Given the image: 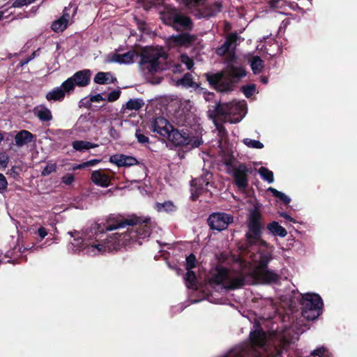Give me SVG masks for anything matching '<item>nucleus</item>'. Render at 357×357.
Wrapping results in <instances>:
<instances>
[{
  "instance_id": "22",
  "label": "nucleus",
  "mask_w": 357,
  "mask_h": 357,
  "mask_svg": "<svg viewBox=\"0 0 357 357\" xmlns=\"http://www.w3.org/2000/svg\"><path fill=\"white\" fill-rule=\"evenodd\" d=\"M238 38V35L236 33H232L228 35L224 43L216 49V54L219 56L225 55L229 52L231 45L236 42Z\"/></svg>"
},
{
  "instance_id": "4",
  "label": "nucleus",
  "mask_w": 357,
  "mask_h": 357,
  "mask_svg": "<svg viewBox=\"0 0 357 357\" xmlns=\"http://www.w3.org/2000/svg\"><path fill=\"white\" fill-rule=\"evenodd\" d=\"M167 55L155 50L144 49L140 54L139 64L143 70L153 74L167 69Z\"/></svg>"
},
{
  "instance_id": "63",
  "label": "nucleus",
  "mask_w": 357,
  "mask_h": 357,
  "mask_svg": "<svg viewBox=\"0 0 357 357\" xmlns=\"http://www.w3.org/2000/svg\"><path fill=\"white\" fill-rule=\"evenodd\" d=\"M280 2V0H271L269 1L270 6L271 8H276Z\"/></svg>"
},
{
  "instance_id": "57",
  "label": "nucleus",
  "mask_w": 357,
  "mask_h": 357,
  "mask_svg": "<svg viewBox=\"0 0 357 357\" xmlns=\"http://www.w3.org/2000/svg\"><path fill=\"white\" fill-rule=\"evenodd\" d=\"M279 215L280 217H282L284 218V219H286L287 220L289 221V222H294L295 223L296 222V220L292 218L286 212H281V213H279Z\"/></svg>"
},
{
  "instance_id": "56",
  "label": "nucleus",
  "mask_w": 357,
  "mask_h": 357,
  "mask_svg": "<svg viewBox=\"0 0 357 357\" xmlns=\"http://www.w3.org/2000/svg\"><path fill=\"white\" fill-rule=\"evenodd\" d=\"M278 198L282 201L285 204H289L291 202V199L283 192H281L280 195L278 196Z\"/></svg>"
},
{
  "instance_id": "13",
  "label": "nucleus",
  "mask_w": 357,
  "mask_h": 357,
  "mask_svg": "<svg viewBox=\"0 0 357 357\" xmlns=\"http://www.w3.org/2000/svg\"><path fill=\"white\" fill-rule=\"evenodd\" d=\"M253 283L273 284L277 283L280 276L276 272L266 268H255L252 271Z\"/></svg>"
},
{
  "instance_id": "50",
  "label": "nucleus",
  "mask_w": 357,
  "mask_h": 357,
  "mask_svg": "<svg viewBox=\"0 0 357 357\" xmlns=\"http://www.w3.org/2000/svg\"><path fill=\"white\" fill-rule=\"evenodd\" d=\"M75 181V176L73 174H67L62 176L61 182L66 185H71Z\"/></svg>"
},
{
  "instance_id": "29",
  "label": "nucleus",
  "mask_w": 357,
  "mask_h": 357,
  "mask_svg": "<svg viewBox=\"0 0 357 357\" xmlns=\"http://www.w3.org/2000/svg\"><path fill=\"white\" fill-rule=\"evenodd\" d=\"M73 149L76 151H82L84 150H88L90 149L96 148L98 146L97 144H93L89 142L76 140L72 144Z\"/></svg>"
},
{
  "instance_id": "49",
  "label": "nucleus",
  "mask_w": 357,
  "mask_h": 357,
  "mask_svg": "<svg viewBox=\"0 0 357 357\" xmlns=\"http://www.w3.org/2000/svg\"><path fill=\"white\" fill-rule=\"evenodd\" d=\"M120 90H114L112 92L109 93L107 97V100L109 102H114L118 100L121 95Z\"/></svg>"
},
{
  "instance_id": "8",
  "label": "nucleus",
  "mask_w": 357,
  "mask_h": 357,
  "mask_svg": "<svg viewBox=\"0 0 357 357\" xmlns=\"http://www.w3.org/2000/svg\"><path fill=\"white\" fill-rule=\"evenodd\" d=\"M243 108L238 104L220 103L215 107V115L221 117L224 122L236 123L240 122L243 116L241 114Z\"/></svg>"
},
{
  "instance_id": "39",
  "label": "nucleus",
  "mask_w": 357,
  "mask_h": 357,
  "mask_svg": "<svg viewBox=\"0 0 357 357\" xmlns=\"http://www.w3.org/2000/svg\"><path fill=\"white\" fill-rule=\"evenodd\" d=\"M90 114L88 115H81L78 121L77 122V126H78V130L79 131H86L89 130V126H80L79 125H82L83 123H87L89 121Z\"/></svg>"
},
{
  "instance_id": "34",
  "label": "nucleus",
  "mask_w": 357,
  "mask_h": 357,
  "mask_svg": "<svg viewBox=\"0 0 357 357\" xmlns=\"http://www.w3.org/2000/svg\"><path fill=\"white\" fill-rule=\"evenodd\" d=\"M259 174L261 177L266 181L269 183H272L274 181L273 173L265 167H261L259 169Z\"/></svg>"
},
{
  "instance_id": "43",
  "label": "nucleus",
  "mask_w": 357,
  "mask_h": 357,
  "mask_svg": "<svg viewBox=\"0 0 357 357\" xmlns=\"http://www.w3.org/2000/svg\"><path fill=\"white\" fill-rule=\"evenodd\" d=\"M207 8H208V10L210 13H215V16L221 12L222 5L221 2L216 1L211 5H208L206 6Z\"/></svg>"
},
{
  "instance_id": "31",
  "label": "nucleus",
  "mask_w": 357,
  "mask_h": 357,
  "mask_svg": "<svg viewBox=\"0 0 357 357\" xmlns=\"http://www.w3.org/2000/svg\"><path fill=\"white\" fill-rule=\"evenodd\" d=\"M36 115L38 118L43 122L50 121L53 118L51 111L45 107H41V108L38 110Z\"/></svg>"
},
{
  "instance_id": "54",
  "label": "nucleus",
  "mask_w": 357,
  "mask_h": 357,
  "mask_svg": "<svg viewBox=\"0 0 357 357\" xmlns=\"http://www.w3.org/2000/svg\"><path fill=\"white\" fill-rule=\"evenodd\" d=\"M16 169L17 167L15 166L12 167V168L7 172V174L10 175L13 178H16L19 176V172L16 171Z\"/></svg>"
},
{
  "instance_id": "45",
  "label": "nucleus",
  "mask_w": 357,
  "mask_h": 357,
  "mask_svg": "<svg viewBox=\"0 0 357 357\" xmlns=\"http://www.w3.org/2000/svg\"><path fill=\"white\" fill-rule=\"evenodd\" d=\"M198 16L199 18H210L211 17H214L215 16V13H210V11L208 10V8H207L206 7H204L201 10H199L198 11Z\"/></svg>"
},
{
  "instance_id": "33",
  "label": "nucleus",
  "mask_w": 357,
  "mask_h": 357,
  "mask_svg": "<svg viewBox=\"0 0 357 357\" xmlns=\"http://www.w3.org/2000/svg\"><path fill=\"white\" fill-rule=\"evenodd\" d=\"M67 25L68 23L65 22L64 18H59L52 22L51 28L54 31L59 33L63 31L66 29Z\"/></svg>"
},
{
  "instance_id": "53",
  "label": "nucleus",
  "mask_w": 357,
  "mask_h": 357,
  "mask_svg": "<svg viewBox=\"0 0 357 357\" xmlns=\"http://www.w3.org/2000/svg\"><path fill=\"white\" fill-rule=\"evenodd\" d=\"M215 125L217 130L218 131V133L222 137H224L227 135V131L225 128V127L223 126L222 123H218L215 121Z\"/></svg>"
},
{
  "instance_id": "58",
  "label": "nucleus",
  "mask_w": 357,
  "mask_h": 357,
  "mask_svg": "<svg viewBox=\"0 0 357 357\" xmlns=\"http://www.w3.org/2000/svg\"><path fill=\"white\" fill-rule=\"evenodd\" d=\"M38 234L41 238H44L47 234V229L43 227H40L38 229Z\"/></svg>"
},
{
  "instance_id": "55",
  "label": "nucleus",
  "mask_w": 357,
  "mask_h": 357,
  "mask_svg": "<svg viewBox=\"0 0 357 357\" xmlns=\"http://www.w3.org/2000/svg\"><path fill=\"white\" fill-rule=\"evenodd\" d=\"M105 100V98H104L102 97V96L100 93L94 95V96H91V97H90V101L93 102H100V101H102Z\"/></svg>"
},
{
  "instance_id": "40",
  "label": "nucleus",
  "mask_w": 357,
  "mask_h": 357,
  "mask_svg": "<svg viewBox=\"0 0 357 357\" xmlns=\"http://www.w3.org/2000/svg\"><path fill=\"white\" fill-rule=\"evenodd\" d=\"M243 143L250 148L259 149L264 148V144L261 142L255 139L246 138L243 139Z\"/></svg>"
},
{
  "instance_id": "6",
  "label": "nucleus",
  "mask_w": 357,
  "mask_h": 357,
  "mask_svg": "<svg viewBox=\"0 0 357 357\" xmlns=\"http://www.w3.org/2000/svg\"><path fill=\"white\" fill-rule=\"evenodd\" d=\"M162 20L164 24L178 32L191 31L194 27L192 19L175 8L165 13Z\"/></svg>"
},
{
  "instance_id": "23",
  "label": "nucleus",
  "mask_w": 357,
  "mask_h": 357,
  "mask_svg": "<svg viewBox=\"0 0 357 357\" xmlns=\"http://www.w3.org/2000/svg\"><path fill=\"white\" fill-rule=\"evenodd\" d=\"M229 271L222 266H217L215 273L210 279V282L216 284H221L224 281L229 280Z\"/></svg>"
},
{
  "instance_id": "38",
  "label": "nucleus",
  "mask_w": 357,
  "mask_h": 357,
  "mask_svg": "<svg viewBox=\"0 0 357 357\" xmlns=\"http://www.w3.org/2000/svg\"><path fill=\"white\" fill-rule=\"evenodd\" d=\"M256 91V86L254 84H248L241 86V91L246 98H250Z\"/></svg>"
},
{
  "instance_id": "7",
  "label": "nucleus",
  "mask_w": 357,
  "mask_h": 357,
  "mask_svg": "<svg viewBox=\"0 0 357 357\" xmlns=\"http://www.w3.org/2000/svg\"><path fill=\"white\" fill-rule=\"evenodd\" d=\"M228 167V173L233 178V183L241 190H245L249 185L248 176L252 173V168L248 167L245 163L234 165L227 161L225 163Z\"/></svg>"
},
{
  "instance_id": "60",
  "label": "nucleus",
  "mask_w": 357,
  "mask_h": 357,
  "mask_svg": "<svg viewBox=\"0 0 357 357\" xmlns=\"http://www.w3.org/2000/svg\"><path fill=\"white\" fill-rule=\"evenodd\" d=\"M68 10H70V8H68V7H65V8L63 11V15L60 17V18H64L65 22L67 23L68 22L69 19H70V14L67 12Z\"/></svg>"
},
{
  "instance_id": "36",
  "label": "nucleus",
  "mask_w": 357,
  "mask_h": 357,
  "mask_svg": "<svg viewBox=\"0 0 357 357\" xmlns=\"http://www.w3.org/2000/svg\"><path fill=\"white\" fill-rule=\"evenodd\" d=\"M185 261V268L187 271L192 270L197 266V260L196 256L193 253L190 254L186 257Z\"/></svg>"
},
{
  "instance_id": "37",
  "label": "nucleus",
  "mask_w": 357,
  "mask_h": 357,
  "mask_svg": "<svg viewBox=\"0 0 357 357\" xmlns=\"http://www.w3.org/2000/svg\"><path fill=\"white\" fill-rule=\"evenodd\" d=\"M107 75H110L109 73H103L99 72L98 73L93 79L94 82L99 84H105L108 83V77Z\"/></svg>"
},
{
  "instance_id": "10",
  "label": "nucleus",
  "mask_w": 357,
  "mask_h": 357,
  "mask_svg": "<svg viewBox=\"0 0 357 357\" xmlns=\"http://www.w3.org/2000/svg\"><path fill=\"white\" fill-rule=\"evenodd\" d=\"M222 71L225 80L222 84V86L225 90H228V91H233L235 84L246 75V70L243 67L236 66L232 64L228 65Z\"/></svg>"
},
{
  "instance_id": "47",
  "label": "nucleus",
  "mask_w": 357,
  "mask_h": 357,
  "mask_svg": "<svg viewBox=\"0 0 357 357\" xmlns=\"http://www.w3.org/2000/svg\"><path fill=\"white\" fill-rule=\"evenodd\" d=\"M36 1V0H15V1L13 3L12 7L20 8L24 6L29 5Z\"/></svg>"
},
{
  "instance_id": "9",
  "label": "nucleus",
  "mask_w": 357,
  "mask_h": 357,
  "mask_svg": "<svg viewBox=\"0 0 357 357\" xmlns=\"http://www.w3.org/2000/svg\"><path fill=\"white\" fill-rule=\"evenodd\" d=\"M213 176L210 171L204 170L199 177L191 180L190 198L192 201H196L199 196L208 191L207 187L213 185Z\"/></svg>"
},
{
  "instance_id": "17",
  "label": "nucleus",
  "mask_w": 357,
  "mask_h": 357,
  "mask_svg": "<svg viewBox=\"0 0 357 357\" xmlns=\"http://www.w3.org/2000/svg\"><path fill=\"white\" fill-rule=\"evenodd\" d=\"M109 162L115 164L119 167H129L139 164L136 158L122 153L111 155L109 157Z\"/></svg>"
},
{
  "instance_id": "16",
  "label": "nucleus",
  "mask_w": 357,
  "mask_h": 357,
  "mask_svg": "<svg viewBox=\"0 0 357 357\" xmlns=\"http://www.w3.org/2000/svg\"><path fill=\"white\" fill-rule=\"evenodd\" d=\"M110 169H100L93 171L91 175V181L96 185L107 188L111 184Z\"/></svg>"
},
{
  "instance_id": "2",
  "label": "nucleus",
  "mask_w": 357,
  "mask_h": 357,
  "mask_svg": "<svg viewBox=\"0 0 357 357\" xmlns=\"http://www.w3.org/2000/svg\"><path fill=\"white\" fill-rule=\"evenodd\" d=\"M151 130L153 132L167 138L175 146L199 147L202 143L201 136L192 128H174L164 117L159 116L151 122Z\"/></svg>"
},
{
  "instance_id": "61",
  "label": "nucleus",
  "mask_w": 357,
  "mask_h": 357,
  "mask_svg": "<svg viewBox=\"0 0 357 357\" xmlns=\"http://www.w3.org/2000/svg\"><path fill=\"white\" fill-rule=\"evenodd\" d=\"M84 168H86V166H85V162L81 163V164H78V165H74L73 167H72V169L73 171H76V170H78V169H84Z\"/></svg>"
},
{
  "instance_id": "59",
  "label": "nucleus",
  "mask_w": 357,
  "mask_h": 357,
  "mask_svg": "<svg viewBox=\"0 0 357 357\" xmlns=\"http://www.w3.org/2000/svg\"><path fill=\"white\" fill-rule=\"evenodd\" d=\"M100 161H101V160H98V159L90 160L85 162V166H86V167L93 166V165H96L98 164L99 162H100Z\"/></svg>"
},
{
  "instance_id": "25",
  "label": "nucleus",
  "mask_w": 357,
  "mask_h": 357,
  "mask_svg": "<svg viewBox=\"0 0 357 357\" xmlns=\"http://www.w3.org/2000/svg\"><path fill=\"white\" fill-rule=\"evenodd\" d=\"M144 105V102L141 98L130 99L125 105H123L121 109L123 113L126 112V109L138 111Z\"/></svg>"
},
{
  "instance_id": "62",
  "label": "nucleus",
  "mask_w": 357,
  "mask_h": 357,
  "mask_svg": "<svg viewBox=\"0 0 357 357\" xmlns=\"http://www.w3.org/2000/svg\"><path fill=\"white\" fill-rule=\"evenodd\" d=\"M268 190L272 192L273 195L275 197H278V196L280 195L281 192L280 191H278V190L273 188H269Z\"/></svg>"
},
{
  "instance_id": "26",
  "label": "nucleus",
  "mask_w": 357,
  "mask_h": 357,
  "mask_svg": "<svg viewBox=\"0 0 357 357\" xmlns=\"http://www.w3.org/2000/svg\"><path fill=\"white\" fill-rule=\"evenodd\" d=\"M250 67L254 74L262 73L264 68V62L259 56H254L250 61Z\"/></svg>"
},
{
  "instance_id": "28",
  "label": "nucleus",
  "mask_w": 357,
  "mask_h": 357,
  "mask_svg": "<svg viewBox=\"0 0 357 357\" xmlns=\"http://www.w3.org/2000/svg\"><path fill=\"white\" fill-rule=\"evenodd\" d=\"M184 280L185 281L186 287L188 289H196L197 284V279L195 273L192 271H187Z\"/></svg>"
},
{
  "instance_id": "15",
  "label": "nucleus",
  "mask_w": 357,
  "mask_h": 357,
  "mask_svg": "<svg viewBox=\"0 0 357 357\" xmlns=\"http://www.w3.org/2000/svg\"><path fill=\"white\" fill-rule=\"evenodd\" d=\"M253 284V277L251 272H241L239 274L228 280L227 288L234 290L242 288L246 284Z\"/></svg>"
},
{
  "instance_id": "20",
  "label": "nucleus",
  "mask_w": 357,
  "mask_h": 357,
  "mask_svg": "<svg viewBox=\"0 0 357 357\" xmlns=\"http://www.w3.org/2000/svg\"><path fill=\"white\" fill-rule=\"evenodd\" d=\"M138 54L135 51H128L123 54H113L109 56V62H115L119 63H131L134 62L135 56Z\"/></svg>"
},
{
  "instance_id": "32",
  "label": "nucleus",
  "mask_w": 357,
  "mask_h": 357,
  "mask_svg": "<svg viewBox=\"0 0 357 357\" xmlns=\"http://www.w3.org/2000/svg\"><path fill=\"white\" fill-rule=\"evenodd\" d=\"M156 208L158 211L164 210L168 213L174 212L177 209L176 206L171 201L165 202L164 203H157Z\"/></svg>"
},
{
  "instance_id": "35",
  "label": "nucleus",
  "mask_w": 357,
  "mask_h": 357,
  "mask_svg": "<svg viewBox=\"0 0 357 357\" xmlns=\"http://www.w3.org/2000/svg\"><path fill=\"white\" fill-rule=\"evenodd\" d=\"M307 357H332V354L324 347H321L312 351Z\"/></svg>"
},
{
  "instance_id": "41",
  "label": "nucleus",
  "mask_w": 357,
  "mask_h": 357,
  "mask_svg": "<svg viewBox=\"0 0 357 357\" xmlns=\"http://www.w3.org/2000/svg\"><path fill=\"white\" fill-rule=\"evenodd\" d=\"M10 158L5 151H0V169L4 170L8 167Z\"/></svg>"
},
{
  "instance_id": "3",
  "label": "nucleus",
  "mask_w": 357,
  "mask_h": 357,
  "mask_svg": "<svg viewBox=\"0 0 357 357\" xmlns=\"http://www.w3.org/2000/svg\"><path fill=\"white\" fill-rule=\"evenodd\" d=\"M246 226L248 231L245 234L246 244L252 246L259 243L267 247L268 243L262 239V234L266 227L264 218L257 206L252 208L247 218Z\"/></svg>"
},
{
  "instance_id": "19",
  "label": "nucleus",
  "mask_w": 357,
  "mask_h": 357,
  "mask_svg": "<svg viewBox=\"0 0 357 357\" xmlns=\"http://www.w3.org/2000/svg\"><path fill=\"white\" fill-rule=\"evenodd\" d=\"M71 91H68L65 86H63V82L61 84L60 87H56L52 91H49L46 94V99L48 101H62L66 94H70Z\"/></svg>"
},
{
  "instance_id": "1",
  "label": "nucleus",
  "mask_w": 357,
  "mask_h": 357,
  "mask_svg": "<svg viewBox=\"0 0 357 357\" xmlns=\"http://www.w3.org/2000/svg\"><path fill=\"white\" fill-rule=\"evenodd\" d=\"M94 240L80 236L77 231L68 234L73 238L72 250L75 252L84 251L86 253L97 255L106 252L117 251L131 243L142 245L141 240L149 237L151 229L150 218L144 220L134 216L126 218L120 215H109L105 222L95 224L91 229Z\"/></svg>"
},
{
  "instance_id": "21",
  "label": "nucleus",
  "mask_w": 357,
  "mask_h": 357,
  "mask_svg": "<svg viewBox=\"0 0 357 357\" xmlns=\"http://www.w3.org/2000/svg\"><path fill=\"white\" fill-rule=\"evenodd\" d=\"M35 139L36 135L26 130L19 131L15 136V144L20 147L31 143Z\"/></svg>"
},
{
  "instance_id": "18",
  "label": "nucleus",
  "mask_w": 357,
  "mask_h": 357,
  "mask_svg": "<svg viewBox=\"0 0 357 357\" xmlns=\"http://www.w3.org/2000/svg\"><path fill=\"white\" fill-rule=\"evenodd\" d=\"M205 76L209 84L214 89L222 92L228 91V90H225L222 86V84L225 80L224 73L222 70L217 73H206Z\"/></svg>"
},
{
  "instance_id": "51",
  "label": "nucleus",
  "mask_w": 357,
  "mask_h": 357,
  "mask_svg": "<svg viewBox=\"0 0 357 357\" xmlns=\"http://www.w3.org/2000/svg\"><path fill=\"white\" fill-rule=\"evenodd\" d=\"M8 187V181L5 176L0 173V193H3Z\"/></svg>"
},
{
  "instance_id": "30",
  "label": "nucleus",
  "mask_w": 357,
  "mask_h": 357,
  "mask_svg": "<svg viewBox=\"0 0 357 357\" xmlns=\"http://www.w3.org/2000/svg\"><path fill=\"white\" fill-rule=\"evenodd\" d=\"M259 254L258 266L256 268H266L272 259V254L267 251L260 252Z\"/></svg>"
},
{
  "instance_id": "46",
  "label": "nucleus",
  "mask_w": 357,
  "mask_h": 357,
  "mask_svg": "<svg viewBox=\"0 0 357 357\" xmlns=\"http://www.w3.org/2000/svg\"><path fill=\"white\" fill-rule=\"evenodd\" d=\"M135 137L137 139V142L140 144H145L149 142V137L142 133L140 130H136Z\"/></svg>"
},
{
  "instance_id": "48",
  "label": "nucleus",
  "mask_w": 357,
  "mask_h": 357,
  "mask_svg": "<svg viewBox=\"0 0 357 357\" xmlns=\"http://www.w3.org/2000/svg\"><path fill=\"white\" fill-rule=\"evenodd\" d=\"M206 0H182L183 3L188 7H196L203 4Z\"/></svg>"
},
{
  "instance_id": "42",
  "label": "nucleus",
  "mask_w": 357,
  "mask_h": 357,
  "mask_svg": "<svg viewBox=\"0 0 357 357\" xmlns=\"http://www.w3.org/2000/svg\"><path fill=\"white\" fill-rule=\"evenodd\" d=\"M180 60L181 63L185 64L188 70H190L194 66L193 60L186 54H182Z\"/></svg>"
},
{
  "instance_id": "12",
  "label": "nucleus",
  "mask_w": 357,
  "mask_h": 357,
  "mask_svg": "<svg viewBox=\"0 0 357 357\" xmlns=\"http://www.w3.org/2000/svg\"><path fill=\"white\" fill-rule=\"evenodd\" d=\"M91 75V71L88 69L77 71L63 82V86L71 92L75 90V86L79 87L86 86L90 83Z\"/></svg>"
},
{
  "instance_id": "44",
  "label": "nucleus",
  "mask_w": 357,
  "mask_h": 357,
  "mask_svg": "<svg viewBox=\"0 0 357 357\" xmlns=\"http://www.w3.org/2000/svg\"><path fill=\"white\" fill-rule=\"evenodd\" d=\"M56 171V165L55 163L47 164L45 168L41 172V176H46L52 174V172H55Z\"/></svg>"
},
{
  "instance_id": "5",
  "label": "nucleus",
  "mask_w": 357,
  "mask_h": 357,
  "mask_svg": "<svg viewBox=\"0 0 357 357\" xmlns=\"http://www.w3.org/2000/svg\"><path fill=\"white\" fill-rule=\"evenodd\" d=\"M302 316L307 321H314L322 313L324 303L321 297L315 293L301 294L299 301Z\"/></svg>"
},
{
  "instance_id": "27",
  "label": "nucleus",
  "mask_w": 357,
  "mask_h": 357,
  "mask_svg": "<svg viewBox=\"0 0 357 357\" xmlns=\"http://www.w3.org/2000/svg\"><path fill=\"white\" fill-rule=\"evenodd\" d=\"M178 85H182L186 88L198 89L199 85L193 81V77L190 73H185L183 77L177 81Z\"/></svg>"
},
{
  "instance_id": "64",
  "label": "nucleus",
  "mask_w": 357,
  "mask_h": 357,
  "mask_svg": "<svg viewBox=\"0 0 357 357\" xmlns=\"http://www.w3.org/2000/svg\"><path fill=\"white\" fill-rule=\"evenodd\" d=\"M260 81L264 84H266L268 82V78L266 76H261L260 77Z\"/></svg>"
},
{
  "instance_id": "24",
  "label": "nucleus",
  "mask_w": 357,
  "mask_h": 357,
  "mask_svg": "<svg viewBox=\"0 0 357 357\" xmlns=\"http://www.w3.org/2000/svg\"><path fill=\"white\" fill-rule=\"evenodd\" d=\"M267 229L275 236L285 237L287 231L284 227L280 225L276 221H272L266 225Z\"/></svg>"
},
{
  "instance_id": "11",
  "label": "nucleus",
  "mask_w": 357,
  "mask_h": 357,
  "mask_svg": "<svg viewBox=\"0 0 357 357\" xmlns=\"http://www.w3.org/2000/svg\"><path fill=\"white\" fill-rule=\"evenodd\" d=\"M233 222L234 216L223 212L213 213L207 219V223L210 229L218 231L226 229L229 225Z\"/></svg>"
},
{
  "instance_id": "14",
  "label": "nucleus",
  "mask_w": 357,
  "mask_h": 357,
  "mask_svg": "<svg viewBox=\"0 0 357 357\" xmlns=\"http://www.w3.org/2000/svg\"><path fill=\"white\" fill-rule=\"evenodd\" d=\"M181 33L172 35L168 38L169 43L174 47H189L197 40V36L190 34L189 31H181Z\"/></svg>"
},
{
  "instance_id": "52",
  "label": "nucleus",
  "mask_w": 357,
  "mask_h": 357,
  "mask_svg": "<svg viewBox=\"0 0 357 357\" xmlns=\"http://www.w3.org/2000/svg\"><path fill=\"white\" fill-rule=\"evenodd\" d=\"M39 50H40V49H38L37 51H34L30 56L21 60L20 62V66H23L27 64L29 61H31L32 59H33L37 55H38L37 54V52Z\"/></svg>"
}]
</instances>
